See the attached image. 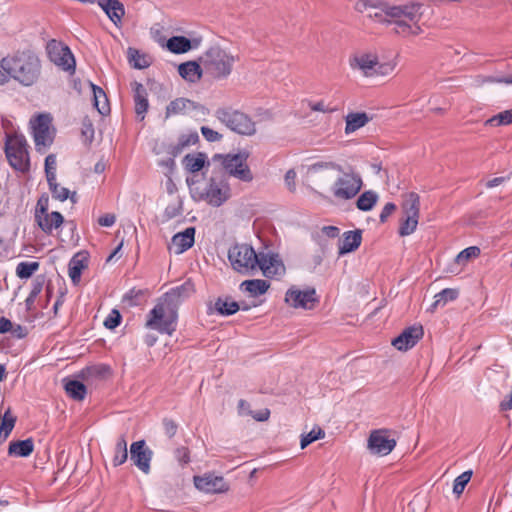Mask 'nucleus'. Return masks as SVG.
I'll use <instances>...</instances> for the list:
<instances>
[{"label":"nucleus","mask_w":512,"mask_h":512,"mask_svg":"<svg viewBox=\"0 0 512 512\" xmlns=\"http://www.w3.org/2000/svg\"><path fill=\"white\" fill-rule=\"evenodd\" d=\"M248 157L249 154L245 151L219 156L221 165L227 174L246 183L251 182L254 178L247 164Z\"/></svg>","instance_id":"nucleus-10"},{"label":"nucleus","mask_w":512,"mask_h":512,"mask_svg":"<svg viewBox=\"0 0 512 512\" xmlns=\"http://www.w3.org/2000/svg\"><path fill=\"white\" fill-rule=\"evenodd\" d=\"M40 73V60L29 52L7 55L0 61V85L13 79L22 86L29 87L38 81Z\"/></svg>","instance_id":"nucleus-3"},{"label":"nucleus","mask_w":512,"mask_h":512,"mask_svg":"<svg viewBox=\"0 0 512 512\" xmlns=\"http://www.w3.org/2000/svg\"><path fill=\"white\" fill-rule=\"evenodd\" d=\"M47 54L49 59L64 71H75V59L68 46L57 40L48 42Z\"/></svg>","instance_id":"nucleus-13"},{"label":"nucleus","mask_w":512,"mask_h":512,"mask_svg":"<svg viewBox=\"0 0 512 512\" xmlns=\"http://www.w3.org/2000/svg\"><path fill=\"white\" fill-rule=\"evenodd\" d=\"M15 421V417L9 411L5 412L0 417V432L9 436L14 428Z\"/></svg>","instance_id":"nucleus-46"},{"label":"nucleus","mask_w":512,"mask_h":512,"mask_svg":"<svg viewBox=\"0 0 512 512\" xmlns=\"http://www.w3.org/2000/svg\"><path fill=\"white\" fill-rule=\"evenodd\" d=\"M39 268L38 262H20L16 267V274L21 279H27L32 276L34 272H36Z\"/></svg>","instance_id":"nucleus-40"},{"label":"nucleus","mask_w":512,"mask_h":512,"mask_svg":"<svg viewBox=\"0 0 512 512\" xmlns=\"http://www.w3.org/2000/svg\"><path fill=\"white\" fill-rule=\"evenodd\" d=\"M239 308V304L229 298H218L214 304L215 311L223 316L233 315Z\"/></svg>","instance_id":"nucleus-35"},{"label":"nucleus","mask_w":512,"mask_h":512,"mask_svg":"<svg viewBox=\"0 0 512 512\" xmlns=\"http://www.w3.org/2000/svg\"><path fill=\"white\" fill-rule=\"evenodd\" d=\"M49 190L52 193V196L61 202L67 200L68 198H70L72 202H75V193L70 195L69 189L60 186L58 183L52 184V186L49 187Z\"/></svg>","instance_id":"nucleus-45"},{"label":"nucleus","mask_w":512,"mask_h":512,"mask_svg":"<svg viewBox=\"0 0 512 512\" xmlns=\"http://www.w3.org/2000/svg\"><path fill=\"white\" fill-rule=\"evenodd\" d=\"M228 259L239 273H249L257 267V253L247 244H236L229 249Z\"/></svg>","instance_id":"nucleus-12"},{"label":"nucleus","mask_w":512,"mask_h":512,"mask_svg":"<svg viewBox=\"0 0 512 512\" xmlns=\"http://www.w3.org/2000/svg\"><path fill=\"white\" fill-rule=\"evenodd\" d=\"M378 195L371 190L363 192L357 199L356 206L361 211H370L377 203Z\"/></svg>","instance_id":"nucleus-38"},{"label":"nucleus","mask_w":512,"mask_h":512,"mask_svg":"<svg viewBox=\"0 0 512 512\" xmlns=\"http://www.w3.org/2000/svg\"><path fill=\"white\" fill-rule=\"evenodd\" d=\"M396 441L390 437L386 429H377L371 431L367 447L371 454L386 456L395 448Z\"/></svg>","instance_id":"nucleus-15"},{"label":"nucleus","mask_w":512,"mask_h":512,"mask_svg":"<svg viewBox=\"0 0 512 512\" xmlns=\"http://www.w3.org/2000/svg\"><path fill=\"white\" fill-rule=\"evenodd\" d=\"M395 209L396 206L393 203H387L380 213V221L385 222Z\"/></svg>","instance_id":"nucleus-59"},{"label":"nucleus","mask_w":512,"mask_h":512,"mask_svg":"<svg viewBox=\"0 0 512 512\" xmlns=\"http://www.w3.org/2000/svg\"><path fill=\"white\" fill-rule=\"evenodd\" d=\"M494 83V76L477 75L472 79V86L481 87L485 84Z\"/></svg>","instance_id":"nucleus-56"},{"label":"nucleus","mask_w":512,"mask_h":512,"mask_svg":"<svg viewBox=\"0 0 512 512\" xmlns=\"http://www.w3.org/2000/svg\"><path fill=\"white\" fill-rule=\"evenodd\" d=\"M238 57L229 49L218 45L209 47L199 57V61L206 74L215 80H223L230 76Z\"/></svg>","instance_id":"nucleus-6"},{"label":"nucleus","mask_w":512,"mask_h":512,"mask_svg":"<svg viewBox=\"0 0 512 512\" xmlns=\"http://www.w3.org/2000/svg\"><path fill=\"white\" fill-rule=\"evenodd\" d=\"M206 163V155L203 153L187 154L183 159V165L189 172L200 171Z\"/></svg>","instance_id":"nucleus-34"},{"label":"nucleus","mask_w":512,"mask_h":512,"mask_svg":"<svg viewBox=\"0 0 512 512\" xmlns=\"http://www.w3.org/2000/svg\"><path fill=\"white\" fill-rule=\"evenodd\" d=\"M192 291V285L187 282L166 292L148 313L146 328L172 335L177 326V307Z\"/></svg>","instance_id":"nucleus-2"},{"label":"nucleus","mask_w":512,"mask_h":512,"mask_svg":"<svg viewBox=\"0 0 512 512\" xmlns=\"http://www.w3.org/2000/svg\"><path fill=\"white\" fill-rule=\"evenodd\" d=\"M458 290L452 288H445L434 296V302L431 305V310L434 311L438 307L445 306L448 302L454 301L458 297Z\"/></svg>","instance_id":"nucleus-36"},{"label":"nucleus","mask_w":512,"mask_h":512,"mask_svg":"<svg viewBox=\"0 0 512 512\" xmlns=\"http://www.w3.org/2000/svg\"><path fill=\"white\" fill-rule=\"evenodd\" d=\"M195 241V228L188 227L184 231L175 234L170 244L168 245V250L170 253H174L176 255L182 254L191 248Z\"/></svg>","instance_id":"nucleus-20"},{"label":"nucleus","mask_w":512,"mask_h":512,"mask_svg":"<svg viewBox=\"0 0 512 512\" xmlns=\"http://www.w3.org/2000/svg\"><path fill=\"white\" fill-rule=\"evenodd\" d=\"M195 487L205 493H222L228 490V485L222 476L205 474L194 477Z\"/></svg>","instance_id":"nucleus-18"},{"label":"nucleus","mask_w":512,"mask_h":512,"mask_svg":"<svg viewBox=\"0 0 512 512\" xmlns=\"http://www.w3.org/2000/svg\"><path fill=\"white\" fill-rule=\"evenodd\" d=\"M191 197L212 207H220L231 198V188L227 179L213 176L204 181L187 180Z\"/></svg>","instance_id":"nucleus-5"},{"label":"nucleus","mask_w":512,"mask_h":512,"mask_svg":"<svg viewBox=\"0 0 512 512\" xmlns=\"http://www.w3.org/2000/svg\"><path fill=\"white\" fill-rule=\"evenodd\" d=\"M199 139V136L196 132L189 133L187 135H182L179 139V145L181 147H186L190 145H194Z\"/></svg>","instance_id":"nucleus-54"},{"label":"nucleus","mask_w":512,"mask_h":512,"mask_svg":"<svg viewBox=\"0 0 512 512\" xmlns=\"http://www.w3.org/2000/svg\"><path fill=\"white\" fill-rule=\"evenodd\" d=\"M5 154L10 166L19 172L30 168L28 144L23 135L13 134L6 137Z\"/></svg>","instance_id":"nucleus-9"},{"label":"nucleus","mask_w":512,"mask_h":512,"mask_svg":"<svg viewBox=\"0 0 512 512\" xmlns=\"http://www.w3.org/2000/svg\"><path fill=\"white\" fill-rule=\"evenodd\" d=\"M202 38L188 39L184 36H173L166 42L167 49L174 54H183L201 45Z\"/></svg>","instance_id":"nucleus-21"},{"label":"nucleus","mask_w":512,"mask_h":512,"mask_svg":"<svg viewBox=\"0 0 512 512\" xmlns=\"http://www.w3.org/2000/svg\"><path fill=\"white\" fill-rule=\"evenodd\" d=\"M201 133L203 135V137L208 141V142H217V141H220L222 139V135L207 127V126H202L201 127Z\"/></svg>","instance_id":"nucleus-51"},{"label":"nucleus","mask_w":512,"mask_h":512,"mask_svg":"<svg viewBox=\"0 0 512 512\" xmlns=\"http://www.w3.org/2000/svg\"><path fill=\"white\" fill-rule=\"evenodd\" d=\"M363 187L361 174L349 167L342 166L337 170V176L330 186V193L336 201H349L355 198Z\"/></svg>","instance_id":"nucleus-7"},{"label":"nucleus","mask_w":512,"mask_h":512,"mask_svg":"<svg viewBox=\"0 0 512 512\" xmlns=\"http://www.w3.org/2000/svg\"><path fill=\"white\" fill-rule=\"evenodd\" d=\"M34 450V442L31 438L12 441L8 447V454L16 457H28Z\"/></svg>","instance_id":"nucleus-30"},{"label":"nucleus","mask_w":512,"mask_h":512,"mask_svg":"<svg viewBox=\"0 0 512 512\" xmlns=\"http://www.w3.org/2000/svg\"><path fill=\"white\" fill-rule=\"evenodd\" d=\"M241 289L249 293L252 297H258L267 292L270 287L269 282L263 279L246 280L241 283Z\"/></svg>","instance_id":"nucleus-31"},{"label":"nucleus","mask_w":512,"mask_h":512,"mask_svg":"<svg viewBox=\"0 0 512 512\" xmlns=\"http://www.w3.org/2000/svg\"><path fill=\"white\" fill-rule=\"evenodd\" d=\"M129 61L137 69H143L149 65L146 57L134 49H129Z\"/></svg>","instance_id":"nucleus-47"},{"label":"nucleus","mask_w":512,"mask_h":512,"mask_svg":"<svg viewBox=\"0 0 512 512\" xmlns=\"http://www.w3.org/2000/svg\"><path fill=\"white\" fill-rule=\"evenodd\" d=\"M480 252V248L477 246L467 247L456 256L455 261L459 265H465L469 260L477 258Z\"/></svg>","instance_id":"nucleus-42"},{"label":"nucleus","mask_w":512,"mask_h":512,"mask_svg":"<svg viewBox=\"0 0 512 512\" xmlns=\"http://www.w3.org/2000/svg\"><path fill=\"white\" fill-rule=\"evenodd\" d=\"M11 328H12V322L5 317H1L0 318V334L7 333L8 331L11 330Z\"/></svg>","instance_id":"nucleus-63"},{"label":"nucleus","mask_w":512,"mask_h":512,"mask_svg":"<svg viewBox=\"0 0 512 512\" xmlns=\"http://www.w3.org/2000/svg\"><path fill=\"white\" fill-rule=\"evenodd\" d=\"M361 240L360 230L345 232L339 245V255H345L356 250L360 246Z\"/></svg>","instance_id":"nucleus-28"},{"label":"nucleus","mask_w":512,"mask_h":512,"mask_svg":"<svg viewBox=\"0 0 512 512\" xmlns=\"http://www.w3.org/2000/svg\"><path fill=\"white\" fill-rule=\"evenodd\" d=\"M423 336L422 326L406 328L399 336L393 339L392 345L399 351H407L416 345Z\"/></svg>","instance_id":"nucleus-19"},{"label":"nucleus","mask_w":512,"mask_h":512,"mask_svg":"<svg viewBox=\"0 0 512 512\" xmlns=\"http://www.w3.org/2000/svg\"><path fill=\"white\" fill-rule=\"evenodd\" d=\"M418 220V216H404L399 228V234L401 236L412 234L417 228Z\"/></svg>","instance_id":"nucleus-41"},{"label":"nucleus","mask_w":512,"mask_h":512,"mask_svg":"<svg viewBox=\"0 0 512 512\" xmlns=\"http://www.w3.org/2000/svg\"><path fill=\"white\" fill-rule=\"evenodd\" d=\"M250 415L257 421H266L269 418L270 411L268 409H262L257 412H252Z\"/></svg>","instance_id":"nucleus-61"},{"label":"nucleus","mask_w":512,"mask_h":512,"mask_svg":"<svg viewBox=\"0 0 512 512\" xmlns=\"http://www.w3.org/2000/svg\"><path fill=\"white\" fill-rule=\"evenodd\" d=\"M35 221L44 233L51 234L54 229L62 225L64 218L61 213L53 211L44 216H39Z\"/></svg>","instance_id":"nucleus-27"},{"label":"nucleus","mask_w":512,"mask_h":512,"mask_svg":"<svg viewBox=\"0 0 512 512\" xmlns=\"http://www.w3.org/2000/svg\"><path fill=\"white\" fill-rule=\"evenodd\" d=\"M215 117L229 130L237 134L251 136L256 132L255 123L252 119L245 113L231 107L218 108L215 111Z\"/></svg>","instance_id":"nucleus-8"},{"label":"nucleus","mask_w":512,"mask_h":512,"mask_svg":"<svg viewBox=\"0 0 512 512\" xmlns=\"http://www.w3.org/2000/svg\"><path fill=\"white\" fill-rule=\"evenodd\" d=\"M41 290H42V283H41V282H36V283L33 285L32 289H31V291H30V294H29V296H28V298H27V300H26V301H27L28 303H29V302H33V301H34V299L39 295V293L41 292Z\"/></svg>","instance_id":"nucleus-62"},{"label":"nucleus","mask_w":512,"mask_h":512,"mask_svg":"<svg viewBox=\"0 0 512 512\" xmlns=\"http://www.w3.org/2000/svg\"><path fill=\"white\" fill-rule=\"evenodd\" d=\"M322 233L329 238H335L339 235L340 230L336 226H324L322 228Z\"/></svg>","instance_id":"nucleus-60"},{"label":"nucleus","mask_w":512,"mask_h":512,"mask_svg":"<svg viewBox=\"0 0 512 512\" xmlns=\"http://www.w3.org/2000/svg\"><path fill=\"white\" fill-rule=\"evenodd\" d=\"M402 210L404 216H418L420 211V198L419 195L410 192L404 195Z\"/></svg>","instance_id":"nucleus-33"},{"label":"nucleus","mask_w":512,"mask_h":512,"mask_svg":"<svg viewBox=\"0 0 512 512\" xmlns=\"http://www.w3.org/2000/svg\"><path fill=\"white\" fill-rule=\"evenodd\" d=\"M285 302L293 308L312 309L318 302L314 288L300 289L296 286L289 288L285 294Z\"/></svg>","instance_id":"nucleus-14"},{"label":"nucleus","mask_w":512,"mask_h":512,"mask_svg":"<svg viewBox=\"0 0 512 512\" xmlns=\"http://www.w3.org/2000/svg\"><path fill=\"white\" fill-rule=\"evenodd\" d=\"M51 123L52 118L49 114H39L30 120L32 136L38 152H45L53 142L54 129Z\"/></svg>","instance_id":"nucleus-11"},{"label":"nucleus","mask_w":512,"mask_h":512,"mask_svg":"<svg viewBox=\"0 0 512 512\" xmlns=\"http://www.w3.org/2000/svg\"><path fill=\"white\" fill-rule=\"evenodd\" d=\"M121 322V315L117 310H112L104 321V325L108 329L116 328Z\"/></svg>","instance_id":"nucleus-50"},{"label":"nucleus","mask_w":512,"mask_h":512,"mask_svg":"<svg viewBox=\"0 0 512 512\" xmlns=\"http://www.w3.org/2000/svg\"><path fill=\"white\" fill-rule=\"evenodd\" d=\"M88 85L93 94L94 106L97 109V111L101 115L108 114L110 111V108H109L107 96H106L105 92L103 91V89L96 86L92 82H89Z\"/></svg>","instance_id":"nucleus-32"},{"label":"nucleus","mask_w":512,"mask_h":512,"mask_svg":"<svg viewBox=\"0 0 512 512\" xmlns=\"http://www.w3.org/2000/svg\"><path fill=\"white\" fill-rule=\"evenodd\" d=\"M197 108L204 109L202 106L197 105L195 102L186 98H177L171 101L166 107V118L186 114Z\"/></svg>","instance_id":"nucleus-25"},{"label":"nucleus","mask_w":512,"mask_h":512,"mask_svg":"<svg viewBox=\"0 0 512 512\" xmlns=\"http://www.w3.org/2000/svg\"><path fill=\"white\" fill-rule=\"evenodd\" d=\"M128 458V451L117 450L114 451L113 465L120 466L126 462Z\"/></svg>","instance_id":"nucleus-57"},{"label":"nucleus","mask_w":512,"mask_h":512,"mask_svg":"<svg viewBox=\"0 0 512 512\" xmlns=\"http://www.w3.org/2000/svg\"><path fill=\"white\" fill-rule=\"evenodd\" d=\"M66 393L75 400H83L86 395V387L77 380H70L65 384Z\"/></svg>","instance_id":"nucleus-39"},{"label":"nucleus","mask_w":512,"mask_h":512,"mask_svg":"<svg viewBox=\"0 0 512 512\" xmlns=\"http://www.w3.org/2000/svg\"><path fill=\"white\" fill-rule=\"evenodd\" d=\"M512 124V109L502 111L484 122L485 127H499Z\"/></svg>","instance_id":"nucleus-37"},{"label":"nucleus","mask_w":512,"mask_h":512,"mask_svg":"<svg viewBox=\"0 0 512 512\" xmlns=\"http://www.w3.org/2000/svg\"><path fill=\"white\" fill-rule=\"evenodd\" d=\"M423 4L418 1L381 3L379 10L369 13V18L392 28L401 36H416L421 33L420 21Z\"/></svg>","instance_id":"nucleus-1"},{"label":"nucleus","mask_w":512,"mask_h":512,"mask_svg":"<svg viewBox=\"0 0 512 512\" xmlns=\"http://www.w3.org/2000/svg\"><path fill=\"white\" fill-rule=\"evenodd\" d=\"M116 217L113 214H105L98 219V223L103 227H111L114 225Z\"/></svg>","instance_id":"nucleus-58"},{"label":"nucleus","mask_w":512,"mask_h":512,"mask_svg":"<svg viewBox=\"0 0 512 512\" xmlns=\"http://www.w3.org/2000/svg\"><path fill=\"white\" fill-rule=\"evenodd\" d=\"M349 68L365 78L388 77L398 66V57H380L376 49H359L348 57Z\"/></svg>","instance_id":"nucleus-4"},{"label":"nucleus","mask_w":512,"mask_h":512,"mask_svg":"<svg viewBox=\"0 0 512 512\" xmlns=\"http://www.w3.org/2000/svg\"><path fill=\"white\" fill-rule=\"evenodd\" d=\"M284 181L287 188L291 192H294L296 190V172L293 169H290L286 172Z\"/></svg>","instance_id":"nucleus-55"},{"label":"nucleus","mask_w":512,"mask_h":512,"mask_svg":"<svg viewBox=\"0 0 512 512\" xmlns=\"http://www.w3.org/2000/svg\"><path fill=\"white\" fill-rule=\"evenodd\" d=\"M133 92H134V103H135V112L137 117L140 120L145 118V114L149 108L148 103V94L147 90L141 83L135 82L133 84Z\"/></svg>","instance_id":"nucleus-24"},{"label":"nucleus","mask_w":512,"mask_h":512,"mask_svg":"<svg viewBox=\"0 0 512 512\" xmlns=\"http://www.w3.org/2000/svg\"><path fill=\"white\" fill-rule=\"evenodd\" d=\"M56 165H57L56 156L53 155V154H49L45 158V170L46 169H48V170H56Z\"/></svg>","instance_id":"nucleus-64"},{"label":"nucleus","mask_w":512,"mask_h":512,"mask_svg":"<svg viewBox=\"0 0 512 512\" xmlns=\"http://www.w3.org/2000/svg\"><path fill=\"white\" fill-rule=\"evenodd\" d=\"M97 4L116 27L122 25L125 8L119 0H97Z\"/></svg>","instance_id":"nucleus-22"},{"label":"nucleus","mask_w":512,"mask_h":512,"mask_svg":"<svg viewBox=\"0 0 512 512\" xmlns=\"http://www.w3.org/2000/svg\"><path fill=\"white\" fill-rule=\"evenodd\" d=\"M472 471L468 470L456 477L453 483V493L457 496L461 495L465 489V486L470 481Z\"/></svg>","instance_id":"nucleus-44"},{"label":"nucleus","mask_w":512,"mask_h":512,"mask_svg":"<svg viewBox=\"0 0 512 512\" xmlns=\"http://www.w3.org/2000/svg\"><path fill=\"white\" fill-rule=\"evenodd\" d=\"M257 267L266 277L281 276L285 272L284 264L278 254L261 252L257 254Z\"/></svg>","instance_id":"nucleus-16"},{"label":"nucleus","mask_w":512,"mask_h":512,"mask_svg":"<svg viewBox=\"0 0 512 512\" xmlns=\"http://www.w3.org/2000/svg\"><path fill=\"white\" fill-rule=\"evenodd\" d=\"M179 75L187 82H198L205 73L200 61H187L178 66Z\"/></svg>","instance_id":"nucleus-23"},{"label":"nucleus","mask_w":512,"mask_h":512,"mask_svg":"<svg viewBox=\"0 0 512 512\" xmlns=\"http://www.w3.org/2000/svg\"><path fill=\"white\" fill-rule=\"evenodd\" d=\"M379 8H380V4L377 6L369 0H359L355 4L356 11H358L360 13H366L368 17H369V13H371V12L373 13V12H375V10H379Z\"/></svg>","instance_id":"nucleus-49"},{"label":"nucleus","mask_w":512,"mask_h":512,"mask_svg":"<svg viewBox=\"0 0 512 512\" xmlns=\"http://www.w3.org/2000/svg\"><path fill=\"white\" fill-rule=\"evenodd\" d=\"M130 458L134 465L144 474H148L150 472L152 451L146 446L144 440H139L131 444Z\"/></svg>","instance_id":"nucleus-17"},{"label":"nucleus","mask_w":512,"mask_h":512,"mask_svg":"<svg viewBox=\"0 0 512 512\" xmlns=\"http://www.w3.org/2000/svg\"><path fill=\"white\" fill-rule=\"evenodd\" d=\"M370 118L365 112L348 113L345 117V134L350 135L364 127Z\"/></svg>","instance_id":"nucleus-29"},{"label":"nucleus","mask_w":512,"mask_h":512,"mask_svg":"<svg viewBox=\"0 0 512 512\" xmlns=\"http://www.w3.org/2000/svg\"><path fill=\"white\" fill-rule=\"evenodd\" d=\"M325 437V432L317 427L313 428L309 433L302 434L300 439V447L301 449H305L308 445L313 443L316 440L323 439Z\"/></svg>","instance_id":"nucleus-43"},{"label":"nucleus","mask_w":512,"mask_h":512,"mask_svg":"<svg viewBox=\"0 0 512 512\" xmlns=\"http://www.w3.org/2000/svg\"><path fill=\"white\" fill-rule=\"evenodd\" d=\"M48 213V198L41 197L35 208V220L38 219L39 216H44Z\"/></svg>","instance_id":"nucleus-52"},{"label":"nucleus","mask_w":512,"mask_h":512,"mask_svg":"<svg viewBox=\"0 0 512 512\" xmlns=\"http://www.w3.org/2000/svg\"><path fill=\"white\" fill-rule=\"evenodd\" d=\"M341 165L333 161H318L309 166L310 172H318L321 170H340Z\"/></svg>","instance_id":"nucleus-48"},{"label":"nucleus","mask_w":512,"mask_h":512,"mask_svg":"<svg viewBox=\"0 0 512 512\" xmlns=\"http://www.w3.org/2000/svg\"><path fill=\"white\" fill-rule=\"evenodd\" d=\"M309 108L312 111L322 112V113H332V112H334L336 110L335 108H331V107L327 106L324 103V101L310 102L309 103Z\"/></svg>","instance_id":"nucleus-53"},{"label":"nucleus","mask_w":512,"mask_h":512,"mask_svg":"<svg viewBox=\"0 0 512 512\" xmlns=\"http://www.w3.org/2000/svg\"><path fill=\"white\" fill-rule=\"evenodd\" d=\"M87 256L85 253H77L72 257L68 265V274L74 284H78L82 271L87 267Z\"/></svg>","instance_id":"nucleus-26"}]
</instances>
